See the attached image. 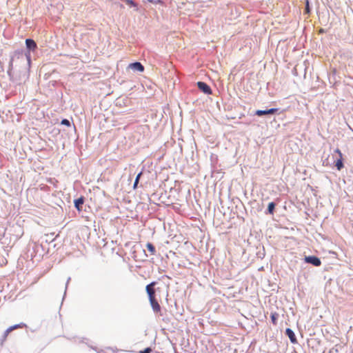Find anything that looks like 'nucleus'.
I'll return each mask as SVG.
<instances>
[{
	"label": "nucleus",
	"instance_id": "nucleus-6",
	"mask_svg": "<svg viewBox=\"0 0 353 353\" xmlns=\"http://www.w3.org/2000/svg\"><path fill=\"white\" fill-rule=\"evenodd\" d=\"M129 68H130L131 69H132L134 70H137L141 72H143V70H144L143 65L139 62H134V63H130L129 65Z\"/></svg>",
	"mask_w": 353,
	"mask_h": 353
},
{
	"label": "nucleus",
	"instance_id": "nucleus-15",
	"mask_svg": "<svg viewBox=\"0 0 353 353\" xmlns=\"http://www.w3.org/2000/svg\"><path fill=\"white\" fill-rule=\"evenodd\" d=\"M310 12V6H309V1L308 0H306V2H305V12L306 14H309Z\"/></svg>",
	"mask_w": 353,
	"mask_h": 353
},
{
	"label": "nucleus",
	"instance_id": "nucleus-12",
	"mask_svg": "<svg viewBox=\"0 0 353 353\" xmlns=\"http://www.w3.org/2000/svg\"><path fill=\"white\" fill-rule=\"evenodd\" d=\"M271 320L272 323L276 325L277 324V319L279 317V314L276 312H273L271 314Z\"/></svg>",
	"mask_w": 353,
	"mask_h": 353
},
{
	"label": "nucleus",
	"instance_id": "nucleus-8",
	"mask_svg": "<svg viewBox=\"0 0 353 353\" xmlns=\"http://www.w3.org/2000/svg\"><path fill=\"white\" fill-rule=\"evenodd\" d=\"M26 44L28 49L35 50L37 48L36 42L31 39H27L26 40Z\"/></svg>",
	"mask_w": 353,
	"mask_h": 353
},
{
	"label": "nucleus",
	"instance_id": "nucleus-18",
	"mask_svg": "<svg viewBox=\"0 0 353 353\" xmlns=\"http://www.w3.org/2000/svg\"><path fill=\"white\" fill-rule=\"evenodd\" d=\"M152 349L150 347H147L143 351H140L139 353H151Z\"/></svg>",
	"mask_w": 353,
	"mask_h": 353
},
{
	"label": "nucleus",
	"instance_id": "nucleus-2",
	"mask_svg": "<svg viewBox=\"0 0 353 353\" xmlns=\"http://www.w3.org/2000/svg\"><path fill=\"white\" fill-rule=\"evenodd\" d=\"M334 152L338 154V158L335 161V166L338 170H341L343 168V154L339 148H336Z\"/></svg>",
	"mask_w": 353,
	"mask_h": 353
},
{
	"label": "nucleus",
	"instance_id": "nucleus-1",
	"mask_svg": "<svg viewBox=\"0 0 353 353\" xmlns=\"http://www.w3.org/2000/svg\"><path fill=\"white\" fill-rule=\"evenodd\" d=\"M156 282H152L146 285L145 290L148 295L149 301L153 311L156 313H159L161 312V306L155 297V290L154 288Z\"/></svg>",
	"mask_w": 353,
	"mask_h": 353
},
{
	"label": "nucleus",
	"instance_id": "nucleus-11",
	"mask_svg": "<svg viewBox=\"0 0 353 353\" xmlns=\"http://www.w3.org/2000/svg\"><path fill=\"white\" fill-rule=\"evenodd\" d=\"M146 248L151 255H154L156 254L155 247L151 243H148L146 244Z\"/></svg>",
	"mask_w": 353,
	"mask_h": 353
},
{
	"label": "nucleus",
	"instance_id": "nucleus-19",
	"mask_svg": "<svg viewBox=\"0 0 353 353\" xmlns=\"http://www.w3.org/2000/svg\"><path fill=\"white\" fill-rule=\"evenodd\" d=\"M26 57H27V60H28V64L30 65V61H31L30 54V52H28V53L26 54Z\"/></svg>",
	"mask_w": 353,
	"mask_h": 353
},
{
	"label": "nucleus",
	"instance_id": "nucleus-3",
	"mask_svg": "<svg viewBox=\"0 0 353 353\" xmlns=\"http://www.w3.org/2000/svg\"><path fill=\"white\" fill-rule=\"evenodd\" d=\"M305 261L311 263L314 266H320L321 265V260L315 256H308L305 257Z\"/></svg>",
	"mask_w": 353,
	"mask_h": 353
},
{
	"label": "nucleus",
	"instance_id": "nucleus-16",
	"mask_svg": "<svg viewBox=\"0 0 353 353\" xmlns=\"http://www.w3.org/2000/svg\"><path fill=\"white\" fill-rule=\"evenodd\" d=\"M127 4L131 6H133V7H136L137 5V3H135L132 0H124Z\"/></svg>",
	"mask_w": 353,
	"mask_h": 353
},
{
	"label": "nucleus",
	"instance_id": "nucleus-5",
	"mask_svg": "<svg viewBox=\"0 0 353 353\" xmlns=\"http://www.w3.org/2000/svg\"><path fill=\"white\" fill-rule=\"evenodd\" d=\"M277 111H278L277 108H271V109H269V110H259L256 111L255 114L257 115V116L261 117V116L265 115V114H274Z\"/></svg>",
	"mask_w": 353,
	"mask_h": 353
},
{
	"label": "nucleus",
	"instance_id": "nucleus-13",
	"mask_svg": "<svg viewBox=\"0 0 353 353\" xmlns=\"http://www.w3.org/2000/svg\"><path fill=\"white\" fill-rule=\"evenodd\" d=\"M274 208H275L274 203H273V202L270 203L268 204V212L270 214H272L274 212Z\"/></svg>",
	"mask_w": 353,
	"mask_h": 353
},
{
	"label": "nucleus",
	"instance_id": "nucleus-9",
	"mask_svg": "<svg viewBox=\"0 0 353 353\" xmlns=\"http://www.w3.org/2000/svg\"><path fill=\"white\" fill-rule=\"evenodd\" d=\"M25 325L23 323H20V324H17V325H14L13 326H10V327H8L6 332H5V334H4V337H7L8 335L14 330L15 329H17V328H22Z\"/></svg>",
	"mask_w": 353,
	"mask_h": 353
},
{
	"label": "nucleus",
	"instance_id": "nucleus-4",
	"mask_svg": "<svg viewBox=\"0 0 353 353\" xmlns=\"http://www.w3.org/2000/svg\"><path fill=\"white\" fill-rule=\"evenodd\" d=\"M197 86L199 89L202 91L204 94H212V90L210 87L205 83L202 81H199L197 83Z\"/></svg>",
	"mask_w": 353,
	"mask_h": 353
},
{
	"label": "nucleus",
	"instance_id": "nucleus-14",
	"mask_svg": "<svg viewBox=\"0 0 353 353\" xmlns=\"http://www.w3.org/2000/svg\"><path fill=\"white\" fill-rule=\"evenodd\" d=\"M141 174H142V172H140L137 174V176L135 179L134 183V185H133L134 189L137 188Z\"/></svg>",
	"mask_w": 353,
	"mask_h": 353
},
{
	"label": "nucleus",
	"instance_id": "nucleus-7",
	"mask_svg": "<svg viewBox=\"0 0 353 353\" xmlns=\"http://www.w3.org/2000/svg\"><path fill=\"white\" fill-rule=\"evenodd\" d=\"M285 334L289 337L290 341L292 343H296L297 341H296V338L295 336V334H294V332L290 328H287L286 329Z\"/></svg>",
	"mask_w": 353,
	"mask_h": 353
},
{
	"label": "nucleus",
	"instance_id": "nucleus-10",
	"mask_svg": "<svg viewBox=\"0 0 353 353\" xmlns=\"http://www.w3.org/2000/svg\"><path fill=\"white\" fill-rule=\"evenodd\" d=\"M84 203L83 197H80L74 201V206L78 211H81L82 208V205Z\"/></svg>",
	"mask_w": 353,
	"mask_h": 353
},
{
	"label": "nucleus",
	"instance_id": "nucleus-17",
	"mask_svg": "<svg viewBox=\"0 0 353 353\" xmlns=\"http://www.w3.org/2000/svg\"><path fill=\"white\" fill-rule=\"evenodd\" d=\"M61 123L68 127L70 125V122L66 119H63Z\"/></svg>",
	"mask_w": 353,
	"mask_h": 353
}]
</instances>
